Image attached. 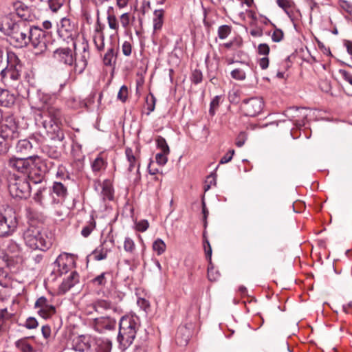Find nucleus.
Here are the masks:
<instances>
[{"label":"nucleus","instance_id":"nucleus-24","mask_svg":"<svg viewBox=\"0 0 352 352\" xmlns=\"http://www.w3.org/2000/svg\"><path fill=\"white\" fill-rule=\"evenodd\" d=\"M52 191L59 198L56 202H58L60 199H64L67 194V188L61 182H54Z\"/></svg>","mask_w":352,"mask_h":352},{"label":"nucleus","instance_id":"nucleus-37","mask_svg":"<svg viewBox=\"0 0 352 352\" xmlns=\"http://www.w3.org/2000/svg\"><path fill=\"white\" fill-rule=\"evenodd\" d=\"M10 141V140L3 137L0 134V154H4L8 151Z\"/></svg>","mask_w":352,"mask_h":352},{"label":"nucleus","instance_id":"nucleus-19","mask_svg":"<svg viewBox=\"0 0 352 352\" xmlns=\"http://www.w3.org/2000/svg\"><path fill=\"white\" fill-rule=\"evenodd\" d=\"M13 9L18 16L23 20H27L30 16V8L24 3L16 1L12 3Z\"/></svg>","mask_w":352,"mask_h":352},{"label":"nucleus","instance_id":"nucleus-7","mask_svg":"<svg viewBox=\"0 0 352 352\" xmlns=\"http://www.w3.org/2000/svg\"><path fill=\"white\" fill-rule=\"evenodd\" d=\"M30 27L25 25L12 23L10 27V32L8 33L10 39L15 42L16 47H23L28 45Z\"/></svg>","mask_w":352,"mask_h":352},{"label":"nucleus","instance_id":"nucleus-40","mask_svg":"<svg viewBox=\"0 0 352 352\" xmlns=\"http://www.w3.org/2000/svg\"><path fill=\"white\" fill-rule=\"evenodd\" d=\"M94 308L96 311H100L102 309H109L111 308V304L104 300H100L94 304Z\"/></svg>","mask_w":352,"mask_h":352},{"label":"nucleus","instance_id":"nucleus-4","mask_svg":"<svg viewBox=\"0 0 352 352\" xmlns=\"http://www.w3.org/2000/svg\"><path fill=\"white\" fill-rule=\"evenodd\" d=\"M22 65L18 57L13 52L7 54V67L1 71V76L4 81L8 79L17 80L21 76Z\"/></svg>","mask_w":352,"mask_h":352},{"label":"nucleus","instance_id":"nucleus-61","mask_svg":"<svg viewBox=\"0 0 352 352\" xmlns=\"http://www.w3.org/2000/svg\"><path fill=\"white\" fill-rule=\"evenodd\" d=\"M234 151L230 150L228 153H227L224 156H223L220 160V164H225L229 162L232 159L234 155Z\"/></svg>","mask_w":352,"mask_h":352},{"label":"nucleus","instance_id":"nucleus-51","mask_svg":"<svg viewBox=\"0 0 352 352\" xmlns=\"http://www.w3.org/2000/svg\"><path fill=\"white\" fill-rule=\"evenodd\" d=\"M38 323L35 318L34 317H30L28 318L25 322L24 326L28 329H35L37 327Z\"/></svg>","mask_w":352,"mask_h":352},{"label":"nucleus","instance_id":"nucleus-16","mask_svg":"<svg viewBox=\"0 0 352 352\" xmlns=\"http://www.w3.org/2000/svg\"><path fill=\"white\" fill-rule=\"evenodd\" d=\"M138 328V318L133 316H122L119 322V330H135Z\"/></svg>","mask_w":352,"mask_h":352},{"label":"nucleus","instance_id":"nucleus-5","mask_svg":"<svg viewBox=\"0 0 352 352\" xmlns=\"http://www.w3.org/2000/svg\"><path fill=\"white\" fill-rule=\"evenodd\" d=\"M17 219L15 211L7 208L0 212V236L12 234L17 227Z\"/></svg>","mask_w":352,"mask_h":352},{"label":"nucleus","instance_id":"nucleus-41","mask_svg":"<svg viewBox=\"0 0 352 352\" xmlns=\"http://www.w3.org/2000/svg\"><path fill=\"white\" fill-rule=\"evenodd\" d=\"M230 74L232 78L237 80H243L246 78L245 72L239 68L232 70Z\"/></svg>","mask_w":352,"mask_h":352},{"label":"nucleus","instance_id":"nucleus-29","mask_svg":"<svg viewBox=\"0 0 352 352\" xmlns=\"http://www.w3.org/2000/svg\"><path fill=\"white\" fill-rule=\"evenodd\" d=\"M55 312L54 307L50 305L47 304L43 306L41 308L37 310V313L39 316H41L43 318H47L51 316Z\"/></svg>","mask_w":352,"mask_h":352},{"label":"nucleus","instance_id":"nucleus-25","mask_svg":"<svg viewBox=\"0 0 352 352\" xmlns=\"http://www.w3.org/2000/svg\"><path fill=\"white\" fill-rule=\"evenodd\" d=\"M153 30L155 32L159 31L162 29L164 23V10H156L154 12L153 17Z\"/></svg>","mask_w":352,"mask_h":352},{"label":"nucleus","instance_id":"nucleus-2","mask_svg":"<svg viewBox=\"0 0 352 352\" xmlns=\"http://www.w3.org/2000/svg\"><path fill=\"white\" fill-rule=\"evenodd\" d=\"M25 244L33 250H45L52 245V241L38 226H30L23 232Z\"/></svg>","mask_w":352,"mask_h":352},{"label":"nucleus","instance_id":"nucleus-34","mask_svg":"<svg viewBox=\"0 0 352 352\" xmlns=\"http://www.w3.org/2000/svg\"><path fill=\"white\" fill-rule=\"evenodd\" d=\"M6 249L8 252L12 254H19L21 251L19 245L12 240H9L6 243Z\"/></svg>","mask_w":352,"mask_h":352},{"label":"nucleus","instance_id":"nucleus-22","mask_svg":"<svg viewBox=\"0 0 352 352\" xmlns=\"http://www.w3.org/2000/svg\"><path fill=\"white\" fill-rule=\"evenodd\" d=\"M16 152L21 155H28L30 153L32 149V143L26 140H21L18 142L16 146Z\"/></svg>","mask_w":352,"mask_h":352},{"label":"nucleus","instance_id":"nucleus-49","mask_svg":"<svg viewBox=\"0 0 352 352\" xmlns=\"http://www.w3.org/2000/svg\"><path fill=\"white\" fill-rule=\"evenodd\" d=\"M283 35V32L280 29L276 28L272 35V39L274 42H280Z\"/></svg>","mask_w":352,"mask_h":352},{"label":"nucleus","instance_id":"nucleus-36","mask_svg":"<svg viewBox=\"0 0 352 352\" xmlns=\"http://www.w3.org/2000/svg\"><path fill=\"white\" fill-rule=\"evenodd\" d=\"M67 0H48V6L50 10L56 12L62 8Z\"/></svg>","mask_w":352,"mask_h":352},{"label":"nucleus","instance_id":"nucleus-48","mask_svg":"<svg viewBox=\"0 0 352 352\" xmlns=\"http://www.w3.org/2000/svg\"><path fill=\"white\" fill-rule=\"evenodd\" d=\"M121 25L124 28L127 29L129 26L131 17L128 12L122 14L120 17Z\"/></svg>","mask_w":352,"mask_h":352},{"label":"nucleus","instance_id":"nucleus-52","mask_svg":"<svg viewBox=\"0 0 352 352\" xmlns=\"http://www.w3.org/2000/svg\"><path fill=\"white\" fill-rule=\"evenodd\" d=\"M168 154V153H164L163 152L156 154L155 160H156L157 164H159L160 165H162V166L164 165L167 162V160H168L167 157H166V155Z\"/></svg>","mask_w":352,"mask_h":352},{"label":"nucleus","instance_id":"nucleus-46","mask_svg":"<svg viewBox=\"0 0 352 352\" xmlns=\"http://www.w3.org/2000/svg\"><path fill=\"white\" fill-rule=\"evenodd\" d=\"M221 97L219 96H215L210 102V107L209 112L210 115L213 116L215 113V110L218 108L220 103Z\"/></svg>","mask_w":352,"mask_h":352},{"label":"nucleus","instance_id":"nucleus-53","mask_svg":"<svg viewBox=\"0 0 352 352\" xmlns=\"http://www.w3.org/2000/svg\"><path fill=\"white\" fill-rule=\"evenodd\" d=\"M104 166V160L101 157H97L92 163V168L94 171L100 170Z\"/></svg>","mask_w":352,"mask_h":352},{"label":"nucleus","instance_id":"nucleus-45","mask_svg":"<svg viewBox=\"0 0 352 352\" xmlns=\"http://www.w3.org/2000/svg\"><path fill=\"white\" fill-rule=\"evenodd\" d=\"M128 98V88L126 85H122L118 93V99L121 100L122 102H126Z\"/></svg>","mask_w":352,"mask_h":352},{"label":"nucleus","instance_id":"nucleus-59","mask_svg":"<svg viewBox=\"0 0 352 352\" xmlns=\"http://www.w3.org/2000/svg\"><path fill=\"white\" fill-rule=\"evenodd\" d=\"M148 222L146 220H142L136 223V229L140 232H144L148 228Z\"/></svg>","mask_w":352,"mask_h":352},{"label":"nucleus","instance_id":"nucleus-38","mask_svg":"<svg viewBox=\"0 0 352 352\" xmlns=\"http://www.w3.org/2000/svg\"><path fill=\"white\" fill-rule=\"evenodd\" d=\"M157 145L159 148L162 150V152L164 153H169L170 149L166 143V140L162 137H158L156 140Z\"/></svg>","mask_w":352,"mask_h":352},{"label":"nucleus","instance_id":"nucleus-64","mask_svg":"<svg viewBox=\"0 0 352 352\" xmlns=\"http://www.w3.org/2000/svg\"><path fill=\"white\" fill-rule=\"evenodd\" d=\"M277 4L281 8H283L286 12L290 8V3L287 0H276Z\"/></svg>","mask_w":352,"mask_h":352},{"label":"nucleus","instance_id":"nucleus-30","mask_svg":"<svg viewBox=\"0 0 352 352\" xmlns=\"http://www.w3.org/2000/svg\"><path fill=\"white\" fill-rule=\"evenodd\" d=\"M55 312L54 307L50 305L47 304L43 306L41 308L37 310V313L39 316H41L43 318H47L51 316Z\"/></svg>","mask_w":352,"mask_h":352},{"label":"nucleus","instance_id":"nucleus-47","mask_svg":"<svg viewBox=\"0 0 352 352\" xmlns=\"http://www.w3.org/2000/svg\"><path fill=\"white\" fill-rule=\"evenodd\" d=\"M211 185H216V175L214 173L208 175L206 179V185L204 186L205 191L210 189Z\"/></svg>","mask_w":352,"mask_h":352},{"label":"nucleus","instance_id":"nucleus-57","mask_svg":"<svg viewBox=\"0 0 352 352\" xmlns=\"http://www.w3.org/2000/svg\"><path fill=\"white\" fill-rule=\"evenodd\" d=\"M105 274L102 273L92 280V282L98 285H104L106 283Z\"/></svg>","mask_w":352,"mask_h":352},{"label":"nucleus","instance_id":"nucleus-44","mask_svg":"<svg viewBox=\"0 0 352 352\" xmlns=\"http://www.w3.org/2000/svg\"><path fill=\"white\" fill-rule=\"evenodd\" d=\"M94 258L97 261H101L107 258V250H104L102 247L97 248L94 252Z\"/></svg>","mask_w":352,"mask_h":352},{"label":"nucleus","instance_id":"nucleus-21","mask_svg":"<svg viewBox=\"0 0 352 352\" xmlns=\"http://www.w3.org/2000/svg\"><path fill=\"white\" fill-rule=\"evenodd\" d=\"M14 96L8 90L0 88V105L9 107L14 102Z\"/></svg>","mask_w":352,"mask_h":352},{"label":"nucleus","instance_id":"nucleus-23","mask_svg":"<svg viewBox=\"0 0 352 352\" xmlns=\"http://www.w3.org/2000/svg\"><path fill=\"white\" fill-rule=\"evenodd\" d=\"M125 154L126 156L127 162L129 163L128 172L131 173L135 168H136V172L138 173L139 172V164H137L136 158L133 155V151L130 148H127L125 151Z\"/></svg>","mask_w":352,"mask_h":352},{"label":"nucleus","instance_id":"nucleus-56","mask_svg":"<svg viewBox=\"0 0 352 352\" xmlns=\"http://www.w3.org/2000/svg\"><path fill=\"white\" fill-rule=\"evenodd\" d=\"M54 269L58 268V270L60 271V273L66 272L67 270H65L63 268V270H60V267L61 265H63V267L66 266L65 263H63V258L61 256H59L56 260L54 263Z\"/></svg>","mask_w":352,"mask_h":352},{"label":"nucleus","instance_id":"nucleus-63","mask_svg":"<svg viewBox=\"0 0 352 352\" xmlns=\"http://www.w3.org/2000/svg\"><path fill=\"white\" fill-rule=\"evenodd\" d=\"M45 190V188H40L38 189L34 195V199L36 202L38 203L39 204H43V197H42V193Z\"/></svg>","mask_w":352,"mask_h":352},{"label":"nucleus","instance_id":"nucleus-8","mask_svg":"<svg viewBox=\"0 0 352 352\" xmlns=\"http://www.w3.org/2000/svg\"><path fill=\"white\" fill-rule=\"evenodd\" d=\"M263 108V100L257 97L245 99L241 104V109L247 116L254 117L257 116L262 111Z\"/></svg>","mask_w":352,"mask_h":352},{"label":"nucleus","instance_id":"nucleus-27","mask_svg":"<svg viewBox=\"0 0 352 352\" xmlns=\"http://www.w3.org/2000/svg\"><path fill=\"white\" fill-rule=\"evenodd\" d=\"M190 331H177L175 342L179 346H186L190 339Z\"/></svg>","mask_w":352,"mask_h":352},{"label":"nucleus","instance_id":"nucleus-55","mask_svg":"<svg viewBox=\"0 0 352 352\" xmlns=\"http://www.w3.org/2000/svg\"><path fill=\"white\" fill-rule=\"evenodd\" d=\"M102 193L104 196V199H107L109 200H111L113 199V192L109 186H104Z\"/></svg>","mask_w":352,"mask_h":352},{"label":"nucleus","instance_id":"nucleus-14","mask_svg":"<svg viewBox=\"0 0 352 352\" xmlns=\"http://www.w3.org/2000/svg\"><path fill=\"white\" fill-rule=\"evenodd\" d=\"M54 58L60 62L72 65L74 60L72 50L69 48H59L54 52Z\"/></svg>","mask_w":352,"mask_h":352},{"label":"nucleus","instance_id":"nucleus-54","mask_svg":"<svg viewBox=\"0 0 352 352\" xmlns=\"http://www.w3.org/2000/svg\"><path fill=\"white\" fill-rule=\"evenodd\" d=\"M258 52L261 55L267 56L270 53V47L266 43H261L258 46Z\"/></svg>","mask_w":352,"mask_h":352},{"label":"nucleus","instance_id":"nucleus-20","mask_svg":"<svg viewBox=\"0 0 352 352\" xmlns=\"http://www.w3.org/2000/svg\"><path fill=\"white\" fill-rule=\"evenodd\" d=\"M79 281V275L76 272H72L69 276L63 280L60 289L65 293Z\"/></svg>","mask_w":352,"mask_h":352},{"label":"nucleus","instance_id":"nucleus-50","mask_svg":"<svg viewBox=\"0 0 352 352\" xmlns=\"http://www.w3.org/2000/svg\"><path fill=\"white\" fill-rule=\"evenodd\" d=\"M191 80L195 84H198V83L201 82L202 80L201 72L198 69L194 70L192 74Z\"/></svg>","mask_w":352,"mask_h":352},{"label":"nucleus","instance_id":"nucleus-15","mask_svg":"<svg viewBox=\"0 0 352 352\" xmlns=\"http://www.w3.org/2000/svg\"><path fill=\"white\" fill-rule=\"evenodd\" d=\"M136 331H118V341L120 349L124 350L129 347L135 338Z\"/></svg>","mask_w":352,"mask_h":352},{"label":"nucleus","instance_id":"nucleus-42","mask_svg":"<svg viewBox=\"0 0 352 352\" xmlns=\"http://www.w3.org/2000/svg\"><path fill=\"white\" fill-rule=\"evenodd\" d=\"M124 249L127 252L133 253L135 249L133 240L129 237H126L124 241Z\"/></svg>","mask_w":352,"mask_h":352},{"label":"nucleus","instance_id":"nucleus-3","mask_svg":"<svg viewBox=\"0 0 352 352\" xmlns=\"http://www.w3.org/2000/svg\"><path fill=\"white\" fill-rule=\"evenodd\" d=\"M8 189L14 197L27 199L30 195V185L25 177L13 175L9 179Z\"/></svg>","mask_w":352,"mask_h":352},{"label":"nucleus","instance_id":"nucleus-18","mask_svg":"<svg viewBox=\"0 0 352 352\" xmlns=\"http://www.w3.org/2000/svg\"><path fill=\"white\" fill-rule=\"evenodd\" d=\"M116 326V320L111 318H101L95 320V328L96 330H111L115 329Z\"/></svg>","mask_w":352,"mask_h":352},{"label":"nucleus","instance_id":"nucleus-60","mask_svg":"<svg viewBox=\"0 0 352 352\" xmlns=\"http://www.w3.org/2000/svg\"><path fill=\"white\" fill-rule=\"evenodd\" d=\"M339 74L346 81L352 85V74L351 73L344 69H340Z\"/></svg>","mask_w":352,"mask_h":352},{"label":"nucleus","instance_id":"nucleus-1","mask_svg":"<svg viewBox=\"0 0 352 352\" xmlns=\"http://www.w3.org/2000/svg\"><path fill=\"white\" fill-rule=\"evenodd\" d=\"M43 100L40 113L43 126L51 140L61 142L64 139L60 128L62 113L54 98L44 97Z\"/></svg>","mask_w":352,"mask_h":352},{"label":"nucleus","instance_id":"nucleus-9","mask_svg":"<svg viewBox=\"0 0 352 352\" xmlns=\"http://www.w3.org/2000/svg\"><path fill=\"white\" fill-rule=\"evenodd\" d=\"M34 160V156L14 157L9 160L8 165L10 168L26 174L28 170L32 168Z\"/></svg>","mask_w":352,"mask_h":352},{"label":"nucleus","instance_id":"nucleus-39","mask_svg":"<svg viewBox=\"0 0 352 352\" xmlns=\"http://www.w3.org/2000/svg\"><path fill=\"white\" fill-rule=\"evenodd\" d=\"M231 32V28L228 25H223L218 29V36L221 39L226 38Z\"/></svg>","mask_w":352,"mask_h":352},{"label":"nucleus","instance_id":"nucleus-13","mask_svg":"<svg viewBox=\"0 0 352 352\" xmlns=\"http://www.w3.org/2000/svg\"><path fill=\"white\" fill-rule=\"evenodd\" d=\"M29 43H30L34 48L42 47L45 44L44 34L41 29L36 27L33 28H30L28 44Z\"/></svg>","mask_w":352,"mask_h":352},{"label":"nucleus","instance_id":"nucleus-32","mask_svg":"<svg viewBox=\"0 0 352 352\" xmlns=\"http://www.w3.org/2000/svg\"><path fill=\"white\" fill-rule=\"evenodd\" d=\"M107 19L109 28L111 30H113L116 33H118L120 26L117 17L115 16V14H111L108 11Z\"/></svg>","mask_w":352,"mask_h":352},{"label":"nucleus","instance_id":"nucleus-35","mask_svg":"<svg viewBox=\"0 0 352 352\" xmlns=\"http://www.w3.org/2000/svg\"><path fill=\"white\" fill-rule=\"evenodd\" d=\"M87 66V59L85 55L78 60H76L74 65V71L76 73L81 74Z\"/></svg>","mask_w":352,"mask_h":352},{"label":"nucleus","instance_id":"nucleus-12","mask_svg":"<svg viewBox=\"0 0 352 352\" xmlns=\"http://www.w3.org/2000/svg\"><path fill=\"white\" fill-rule=\"evenodd\" d=\"M92 342L91 338L88 335H80L73 338L72 346L75 351L84 352L87 351Z\"/></svg>","mask_w":352,"mask_h":352},{"label":"nucleus","instance_id":"nucleus-31","mask_svg":"<svg viewBox=\"0 0 352 352\" xmlns=\"http://www.w3.org/2000/svg\"><path fill=\"white\" fill-rule=\"evenodd\" d=\"M15 345L22 352H34L32 346L28 342L27 338L17 340Z\"/></svg>","mask_w":352,"mask_h":352},{"label":"nucleus","instance_id":"nucleus-33","mask_svg":"<svg viewBox=\"0 0 352 352\" xmlns=\"http://www.w3.org/2000/svg\"><path fill=\"white\" fill-rule=\"evenodd\" d=\"M166 245L161 239H156L153 243V250L157 255L162 254L166 251Z\"/></svg>","mask_w":352,"mask_h":352},{"label":"nucleus","instance_id":"nucleus-11","mask_svg":"<svg viewBox=\"0 0 352 352\" xmlns=\"http://www.w3.org/2000/svg\"><path fill=\"white\" fill-rule=\"evenodd\" d=\"M58 32L63 39L72 38L76 33L74 25L72 23L69 19L63 18L60 21Z\"/></svg>","mask_w":352,"mask_h":352},{"label":"nucleus","instance_id":"nucleus-26","mask_svg":"<svg viewBox=\"0 0 352 352\" xmlns=\"http://www.w3.org/2000/svg\"><path fill=\"white\" fill-rule=\"evenodd\" d=\"M111 349V342L109 340H96L95 351L96 352H110Z\"/></svg>","mask_w":352,"mask_h":352},{"label":"nucleus","instance_id":"nucleus-43","mask_svg":"<svg viewBox=\"0 0 352 352\" xmlns=\"http://www.w3.org/2000/svg\"><path fill=\"white\" fill-rule=\"evenodd\" d=\"M114 60H115L114 50H113V48H110L108 50L107 52L104 54L103 61H104V65H111Z\"/></svg>","mask_w":352,"mask_h":352},{"label":"nucleus","instance_id":"nucleus-28","mask_svg":"<svg viewBox=\"0 0 352 352\" xmlns=\"http://www.w3.org/2000/svg\"><path fill=\"white\" fill-rule=\"evenodd\" d=\"M43 260V255L38 254H32L27 260V265L29 267L34 269L41 263Z\"/></svg>","mask_w":352,"mask_h":352},{"label":"nucleus","instance_id":"nucleus-10","mask_svg":"<svg viewBox=\"0 0 352 352\" xmlns=\"http://www.w3.org/2000/svg\"><path fill=\"white\" fill-rule=\"evenodd\" d=\"M0 134L10 140L19 137L18 126L12 118H6L1 126Z\"/></svg>","mask_w":352,"mask_h":352},{"label":"nucleus","instance_id":"nucleus-62","mask_svg":"<svg viewBox=\"0 0 352 352\" xmlns=\"http://www.w3.org/2000/svg\"><path fill=\"white\" fill-rule=\"evenodd\" d=\"M122 50L125 56H129L131 54V45L129 42L125 41L122 44Z\"/></svg>","mask_w":352,"mask_h":352},{"label":"nucleus","instance_id":"nucleus-17","mask_svg":"<svg viewBox=\"0 0 352 352\" xmlns=\"http://www.w3.org/2000/svg\"><path fill=\"white\" fill-rule=\"evenodd\" d=\"M97 27L96 28V34L94 36V42L98 49L101 51L104 47V35L103 33V26L100 24L99 17L97 19Z\"/></svg>","mask_w":352,"mask_h":352},{"label":"nucleus","instance_id":"nucleus-6","mask_svg":"<svg viewBox=\"0 0 352 352\" xmlns=\"http://www.w3.org/2000/svg\"><path fill=\"white\" fill-rule=\"evenodd\" d=\"M34 165L27 172L28 179L34 184L41 183L44 175L52 166L51 162L41 160L38 156H34Z\"/></svg>","mask_w":352,"mask_h":352},{"label":"nucleus","instance_id":"nucleus-58","mask_svg":"<svg viewBox=\"0 0 352 352\" xmlns=\"http://www.w3.org/2000/svg\"><path fill=\"white\" fill-rule=\"evenodd\" d=\"M247 140V135L244 132H241L236 140V145L238 147H241Z\"/></svg>","mask_w":352,"mask_h":352}]
</instances>
